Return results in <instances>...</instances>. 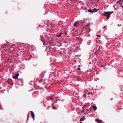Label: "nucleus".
I'll use <instances>...</instances> for the list:
<instances>
[{
    "instance_id": "21",
    "label": "nucleus",
    "mask_w": 123,
    "mask_h": 123,
    "mask_svg": "<svg viewBox=\"0 0 123 123\" xmlns=\"http://www.w3.org/2000/svg\"><path fill=\"white\" fill-rule=\"evenodd\" d=\"M39 27H40V25L39 26Z\"/></svg>"
},
{
    "instance_id": "17",
    "label": "nucleus",
    "mask_w": 123,
    "mask_h": 123,
    "mask_svg": "<svg viewBox=\"0 0 123 123\" xmlns=\"http://www.w3.org/2000/svg\"><path fill=\"white\" fill-rule=\"evenodd\" d=\"M115 6H114H114H113L114 7V8H115Z\"/></svg>"
},
{
    "instance_id": "2",
    "label": "nucleus",
    "mask_w": 123,
    "mask_h": 123,
    "mask_svg": "<svg viewBox=\"0 0 123 123\" xmlns=\"http://www.w3.org/2000/svg\"><path fill=\"white\" fill-rule=\"evenodd\" d=\"M40 40H41L42 43H43V44L44 45H47V43L45 41V39H43L42 38L41 39H40Z\"/></svg>"
},
{
    "instance_id": "5",
    "label": "nucleus",
    "mask_w": 123,
    "mask_h": 123,
    "mask_svg": "<svg viewBox=\"0 0 123 123\" xmlns=\"http://www.w3.org/2000/svg\"><path fill=\"white\" fill-rule=\"evenodd\" d=\"M31 117L32 118H34L35 117V115L34 113L32 111H31Z\"/></svg>"
},
{
    "instance_id": "16",
    "label": "nucleus",
    "mask_w": 123,
    "mask_h": 123,
    "mask_svg": "<svg viewBox=\"0 0 123 123\" xmlns=\"http://www.w3.org/2000/svg\"><path fill=\"white\" fill-rule=\"evenodd\" d=\"M100 35H97V36H98V37H100Z\"/></svg>"
},
{
    "instance_id": "13",
    "label": "nucleus",
    "mask_w": 123,
    "mask_h": 123,
    "mask_svg": "<svg viewBox=\"0 0 123 123\" xmlns=\"http://www.w3.org/2000/svg\"><path fill=\"white\" fill-rule=\"evenodd\" d=\"M80 65H79L78 66V68H77V69L79 70H80Z\"/></svg>"
},
{
    "instance_id": "9",
    "label": "nucleus",
    "mask_w": 123,
    "mask_h": 123,
    "mask_svg": "<svg viewBox=\"0 0 123 123\" xmlns=\"http://www.w3.org/2000/svg\"><path fill=\"white\" fill-rule=\"evenodd\" d=\"M97 122L98 123H101V121L100 120L98 119H96Z\"/></svg>"
},
{
    "instance_id": "4",
    "label": "nucleus",
    "mask_w": 123,
    "mask_h": 123,
    "mask_svg": "<svg viewBox=\"0 0 123 123\" xmlns=\"http://www.w3.org/2000/svg\"><path fill=\"white\" fill-rule=\"evenodd\" d=\"M19 74L18 73L15 75L13 77V79H18V80H19V79L18 78V77L19 75Z\"/></svg>"
},
{
    "instance_id": "10",
    "label": "nucleus",
    "mask_w": 123,
    "mask_h": 123,
    "mask_svg": "<svg viewBox=\"0 0 123 123\" xmlns=\"http://www.w3.org/2000/svg\"><path fill=\"white\" fill-rule=\"evenodd\" d=\"M88 12H91V13L92 14L93 13V10H92L91 9H89L88 10Z\"/></svg>"
},
{
    "instance_id": "12",
    "label": "nucleus",
    "mask_w": 123,
    "mask_h": 123,
    "mask_svg": "<svg viewBox=\"0 0 123 123\" xmlns=\"http://www.w3.org/2000/svg\"><path fill=\"white\" fill-rule=\"evenodd\" d=\"M93 109L94 110H96L97 109V107L96 106H94L93 107Z\"/></svg>"
},
{
    "instance_id": "15",
    "label": "nucleus",
    "mask_w": 123,
    "mask_h": 123,
    "mask_svg": "<svg viewBox=\"0 0 123 123\" xmlns=\"http://www.w3.org/2000/svg\"><path fill=\"white\" fill-rule=\"evenodd\" d=\"M67 41H65L64 42V43H67Z\"/></svg>"
},
{
    "instance_id": "8",
    "label": "nucleus",
    "mask_w": 123,
    "mask_h": 123,
    "mask_svg": "<svg viewBox=\"0 0 123 123\" xmlns=\"http://www.w3.org/2000/svg\"><path fill=\"white\" fill-rule=\"evenodd\" d=\"M98 10V9H96L95 8L93 9V11L94 12H97V11Z\"/></svg>"
},
{
    "instance_id": "11",
    "label": "nucleus",
    "mask_w": 123,
    "mask_h": 123,
    "mask_svg": "<svg viewBox=\"0 0 123 123\" xmlns=\"http://www.w3.org/2000/svg\"><path fill=\"white\" fill-rule=\"evenodd\" d=\"M85 119V118L83 117L80 119V121H83V120H84Z\"/></svg>"
},
{
    "instance_id": "24",
    "label": "nucleus",
    "mask_w": 123,
    "mask_h": 123,
    "mask_svg": "<svg viewBox=\"0 0 123 123\" xmlns=\"http://www.w3.org/2000/svg\"><path fill=\"white\" fill-rule=\"evenodd\" d=\"M98 1H99V0H98Z\"/></svg>"
},
{
    "instance_id": "6",
    "label": "nucleus",
    "mask_w": 123,
    "mask_h": 123,
    "mask_svg": "<svg viewBox=\"0 0 123 123\" xmlns=\"http://www.w3.org/2000/svg\"><path fill=\"white\" fill-rule=\"evenodd\" d=\"M123 2V0H120L119 2V3H120V5L122 6V8H123V6H122V5H123V2Z\"/></svg>"
},
{
    "instance_id": "7",
    "label": "nucleus",
    "mask_w": 123,
    "mask_h": 123,
    "mask_svg": "<svg viewBox=\"0 0 123 123\" xmlns=\"http://www.w3.org/2000/svg\"><path fill=\"white\" fill-rule=\"evenodd\" d=\"M62 34V32L60 33H59V35L57 34L56 35V36H57V37H60L61 36V35Z\"/></svg>"
},
{
    "instance_id": "19",
    "label": "nucleus",
    "mask_w": 123,
    "mask_h": 123,
    "mask_svg": "<svg viewBox=\"0 0 123 123\" xmlns=\"http://www.w3.org/2000/svg\"><path fill=\"white\" fill-rule=\"evenodd\" d=\"M27 120H28V117L27 118Z\"/></svg>"
},
{
    "instance_id": "22",
    "label": "nucleus",
    "mask_w": 123,
    "mask_h": 123,
    "mask_svg": "<svg viewBox=\"0 0 123 123\" xmlns=\"http://www.w3.org/2000/svg\"><path fill=\"white\" fill-rule=\"evenodd\" d=\"M7 43H9V42H7Z\"/></svg>"
},
{
    "instance_id": "14",
    "label": "nucleus",
    "mask_w": 123,
    "mask_h": 123,
    "mask_svg": "<svg viewBox=\"0 0 123 123\" xmlns=\"http://www.w3.org/2000/svg\"><path fill=\"white\" fill-rule=\"evenodd\" d=\"M18 80H20V81L21 82H22V80H23L21 79H19Z\"/></svg>"
},
{
    "instance_id": "3",
    "label": "nucleus",
    "mask_w": 123,
    "mask_h": 123,
    "mask_svg": "<svg viewBox=\"0 0 123 123\" xmlns=\"http://www.w3.org/2000/svg\"><path fill=\"white\" fill-rule=\"evenodd\" d=\"M79 24V22L77 21L74 24V26L75 27H78Z\"/></svg>"
},
{
    "instance_id": "18",
    "label": "nucleus",
    "mask_w": 123,
    "mask_h": 123,
    "mask_svg": "<svg viewBox=\"0 0 123 123\" xmlns=\"http://www.w3.org/2000/svg\"><path fill=\"white\" fill-rule=\"evenodd\" d=\"M54 109H55V108L54 107Z\"/></svg>"
},
{
    "instance_id": "23",
    "label": "nucleus",
    "mask_w": 123,
    "mask_h": 123,
    "mask_svg": "<svg viewBox=\"0 0 123 123\" xmlns=\"http://www.w3.org/2000/svg\"><path fill=\"white\" fill-rule=\"evenodd\" d=\"M118 2H117V3H118Z\"/></svg>"
},
{
    "instance_id": "1",
    "label": "nucleus",
    "mask_w": 123,
    "mask_h": 123,
    "mask_svg": "<svg viewBox=\"0 0 123 123\" xmlns=\"http://www.w3.org/2000/svg\"><path fill=\"white\" fill-rule=\"evenodd\" d=\"M112 13L111 12H106L104 13V16L107 17V19H108L110 15Z\"/></svg>"
},
{
    "instance_id": "20",
    "label": "nucleus",
    "mask_w": 123,
    "mask_h": 123,
    "mask_svg": "<svg viewBox=\"0 0 123 123\" xmlns=\"http://www.w3.org/2000/svg\"><path fill=\"white\" fill-rule=\"evenodd\" d=\"M58 100H60V99H58Z\"/></svg>"
}]
</instances>
